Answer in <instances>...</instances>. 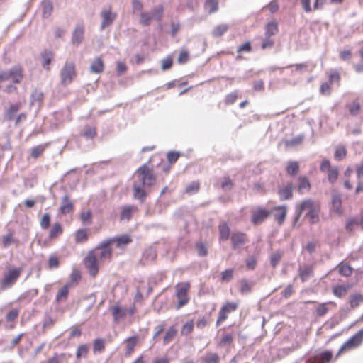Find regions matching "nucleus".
<instances>
[{"mask_svg":"<svg viewBox=\"0 0 363 363\" xmlns=\"http://www.w3.org/2000/svg\"><path fill=\"white\" fill-rule=\"evenodd\" d=\"M110 311L115 322L119 321L126 315V309L121 308L118 303L112 306L110 308Z\"/></svg>","mask_w":363,"mask_h":363,"instance_id":"b1692460","label":"nucleus"},{"mask_svg":"<svg viewBox=\"0 0 363 363\" xmlns=\"http://www.w3.org/2000/svg\"><path fill=\"white\" fill-rule=\"evenodd\" d=\"M48 146V143L41 144L37 146H35L30 150V156L34 159H37L40 157L43 152L45 150L47 147Z\"/></svg>","mask_w":363,"mask_h":363,"instance_id":"e433bc0d","label":"nucleus"},{"mask_svg":"<svg viewBox=\"0 0 363 363\" xmlns=\"http://www.w3.org/2000/svg\"><path fill=\"white\" fill-rule=\"evenodd\" d=\"M92 213L91 210L82 211L79 213V219L84 225H90L92 223Z\"/></svg>","mask_w":363,"mask_h":363,"instance_id":"a19ab883","label":"nucleus"},{"mask_svg":"<svg viewBox=\"0 0 363 363\" xmlns=\"http://www.w3.org/2000/svg\"><path fill=\"white\" fill-rule=\"evenodd\" d=\"M140 184L134 183L133 185V197L143 203L147 196L145 188L153 186L157 181V176L154 171L147 164L141 165L135 172Z\"/></svg>","mask_w":363,"mask_h":363,"instance_id":"f03ea898","label":"nucleus"},{"mask_svg":"<svg viewBox=\"0 0 363 363\" xmlns=\"http://www.w3.org/2000/svg\"><path fill=\"white\" fill-rule=\"evenodd\" d=\"M363 342V329L358 331L352 336L347 342H345L339 349L335 359L339 357L342 354L357 348Z\"/></svg>","mask_w":363,"mask_h":363,"instance_id":"423d86ee","label":"nucleus"},{"mask_svg":"<svg viewBox=\"0 0 363 363\" xmlns=\"http://www.w3.org/2000/svg\"><path fill=\"white\" fill-rule=\"evenodd\" d=\"M349 289V285L337 284L333 287L332 291L335 296L341 298L347 294Z\"/></svg>","mask_w":363,"mask_h":363,"instance_id":"473e14b6","label":"nucleus"},{"mask_svg":"<svg viewBox=\"0 0 363 363\" xmlns=\"http://www.w3.org/2000/svg\"><path fill=\"white\" fill-rule=\"evenodd\" d=\"M51 216L48 213H44L40 220V228L43 230H46L49 228L50 225Z\"/></svg>","mask_w":363,"mask_h":363,"instance_id":"3c124183","label":"nucleus"},{"mask_svg":"<svg viewBox=\"0 0 363 363\" xmlns=\"http://www.w3.org/2000/svg\"><path fill=\"white\" fill-rule=\"evenodd\" d=\"M204 363H219L220 357L216 353H208L203 358Z\"/></svg>","mask_w":363,"mask_h":363,"instance_id":"5fc2aeb1","label":"nucleus"},{"mask_svg":"<svg viewBox=\"0 0 363 363\" xmlns=\"http://www.w3.org/2000/svg\"><path fill=\"white\" fill-rule=\"evenodd\" d=\"M38 291H35L34 293H32L30 291H27L22 293L18 298V301H26L30 303L33 298L37 295Z\"/></svg>","mask_w":363,"mask_h":363,"instance_id":"09e8293b","label":"nucleus"},{"mask_svg":"<svg viewBox=\"0 0 363 363\" xmlns=\"http://www.w3.org/2000/svg\"><path fill=\"white\" fill-rule=\"evenodd\" d=\"M332 209L337 215L342 213V199L340 195H334L332 199Z\"/></svg>","mask_w":363,"mask_h":363,"instance_id":"f704fd0d","label":"nucleus"},{"mask_svg":"<svg viewBox=\"0 0 363 363\" xmlns=\"http://www.w3.org/2000/svg\"><path fill=\"white\" fill-rule=\"evenodd\" d=\"M74 241L77 244L86 242L89 239L88 230L86 228L78 229L74 235Z\"/></svg>","mask_w":363,"mask_h":363,"instance_id":"cd10ccee","label":"nucleus"},{"mask_svg":"<svg viewBox=\"0 0 363 363\" xmlns=\"http://www.w3.org/2000/svg\"><path fill=\"white\" fill-rule=\"evenodd\" d=\"M88 352H89L88 345H85V344L80 345L77 347V352H76V357L77 359H80L82 357L86 358Z\"/></svg>","mask_w":363,"mask_h":363,"instance_id":"de8ad7c7","label":"nucleus"},{"mask_svg":"<svg viewBox=\"0 0 363 363\" xmlns=\"http://www.w3.org/2000/svg\"><path fill=\"white\" fill-rule=\"evenodd\" d=\"M234 271L233 269H228L221 272V281L228 282L233 277Z\"/></svg>","mask_w":363,"mask_h":363,"instance_id":"6e6d98bb","label":"nucleus"},{"mask_svg":"<svg viewBox=\"0 0 363 363\" xmlns=\"http://www.w3.org/2000/svg\"><path fill=\"white\" fill-rule=\"evenodd\" d=\"M13 242H15V239L13 238V232H10L2 236V244L4 247H7Z\"/></svg>","mask_w":363,"mask_h":363,"instance_id":"603ef678","label":"nucleus"},{"mask_svg":"<svg viewBox=\"0 0 363 363\" xmlns=\"http://www.w3.org/2000/svg\"><path fill=\"white\" fill-rule=\"evenodd\" d=\"M346 107L349 111L350 115L352 116H357L362 112V106L359 99L352 101L351 103L347 104Z\"/></svg>","mask_w":363,"mask_h":363,"instance_id":"393cba45","label":"nucleus"},{"mask_svg":"<svg viewBox=\"0 0 363 363\" xmlns=\"http://www.w3.org/2000/svg\"><path fill=\"white\" fill-rule=\"evenodd\" d=\"M336 269L341 276L345 277H350L353 273L352 267L345 262H341L340 264H338L336 267Z\"/></svg>","mask_w":363,"mask_h":363,"instance_id":"c85d7f7f","label":"nucleus"},{"mask_svg":"<svg viewBox=\"0 0 363 363\" xmlns=\"http://www.w3.org/2000/svg\"><path fill=\"white\" fill-rule=\"evenodd\" d=\"M71 286H72L70 284H66L57 291L56 295L57 302H60L67 299Z\"/></svg>","mask_w":363,"mask_h":363,"instance_id":"c9c22d12","label":"nucleus"},{"mask_svg":"<svg viewBox=\"0 0 363 363\" xmlns=\"http://www.w3.org/2000/svg\"><path fill=\"white\" fill-rule=\"evenodd\" d=\"M363 303V294L355 293L350 296L349 303L352 308H356Z\"/></svg>","mask_w":363,"mask_h":363,"instance_id":"72a5a7b5","label":"nucleus"},{"mask_svg":"<svg viewBox=\"0 0 363 363\" xmlns=\"http://www.w3.org/2000/svg\"><path fill=\"white\" fill-rule=\"evenodd\" d=\"M304 212H306V217L311 223H315L319 220L320 205L318 202L311 199L303 200L300 203L299 210L294 219V223L298 220L301 215Z\"/></svg>","mask_w":363,"mask_h":363,"instance_id":"7ed1b4c3","label":"nucleus"},{"mask_svg":"<svg viewBox=\"0 0 363 363\" xmlns=\"http://www.w3.org/2000/svg\"><path fill=\"white\" fill-rule=\"evenodd\" d=\"M200 184L199 182H193L186 187V192L192 194L199 191Z\"/></svg>","mask_w":363,"mask_h":363,"instance_id":"13d9d810","label":"nucleus"},{"mask_svg":"<svg viewBox=\"0 0 363 363\" xmlns=\"http://www.w3.org/2000/svg\"><path fill=\"white\" fill-rule=\"evenodd\" d=\"M311 188V182L306 176H300L298 178L297 191L300 194L309 192Z\"/></svg>","mask_w":363,"mask_h":363,"instance_id":"412c9836","label":"nucleus"},{"mask_svg":"<svg viewBox=\"0 0 363 363\" xmlns=\"http://www.w3.org/2000/svg\"><path fill=\"white\" fill-rule=\"evenodd\" d=\"M240 293L242 294H249L252 291V284H250L247 279H242L240 281Z\"/></svg>","mask_w":363,"mask_h":363,"instance_id":"a18cd8bd","label":"nucleus"},{"mask_svg":"<svg viewBox=\"0 0 363 363\" xmlns=\"http://www.w3.org/2000/svg\"><path fill=\"white\" fill-rule=\"evenodd\" d=\"M272 212H274V217L275 220L277 222L279 225H283L285 221L286 213H287V208L286 206H277L272 208L270 210Z\"/></svg>","mask_w":363,"mask_h":363,"instance_id":"dca6fc26","label":"nucleus"},{"mask_svg":"<svg viewBox=\"0 0 363 363\" xmlns=\"http://www.w3.org/2000/svg\"><path fill=\"white\" fill-rule=\"evenodd\" d=\"M298 276L302 282L306 281L313 275V267L312 265H303L298 269Z\"/></svg>","mask_w":363,"mask_h":363,"instance_id":"4be33fe9","label":"nucleus"},{"mask_svg":"<svg viewBox=\"0 0 363 363\" xmlns=\"http://www.w3.org/2000/svg\"><path fill=\"white\" fill-rule=\"evenodd\" d=\"M23 267H10L4 274L3 279L1 280V289L4 290L12 287L18 281L23 272Z\"/></svg>","mask_w":363,"mask_h":363,"instance_id":"39448f33","label":"nucleus"},{"mask_svg":"<svg viewBox=\"0 0 363 363\" xmlns=\"http://www.w3.org/2000/svg\"><path fill=\"white\" fill-rule=\"evenodd\" d=\"M305 303H317V306L315 309V314L318 317L325 316L330 310V306L335 308L337 306L336 303L334 301H328L325 303H317L315 301H307Z\"/></svg>","mask_w":363,"mask_h":363,"instance_id":"9b49d317","label":"nucleus"},{"mask_svg":"<svg viewBox=\"0 0 363 363\" xmlns=\"http://www.w3.org/2000/svg\"><path fill=\"white\" fill-rule=\"evenodd\" d=\"M137 206L125 205L121 208L120 220L129 221L134 213L138 211Z\"/></svg>","mask_w":363,"mask_h":363,"instance_id":"a211bd4d","label":"nucleus"},{"mask_svg":"<svg viewBox=\"0 0 363 363\" xmlns=\"http://www.w3.org/2000/svg\"><path fill=\"white\" fill-rule=\"evenodd\" d=\"M77 72L74 62H66L60 72V84L62 86L71 84L77 77Z\"/></svg>","mask_w":363,"mask_h":363,"instance_id":"20e7f679","label":"nucleus"},{"mask_svg":"<svg viewBox=\"0 0 363 363\" xmlns=\"http://www.w3.org/2000/svg\"><path fill=\"white\" fill-rule=\"evenodd\" d=\"M164 12V9L162 6H160L155 9H154L151 13V16L153 19H156L157 21H160Z\"/></svg>","mask_w":363,"mask_h":363,"instance_id":"0e129e2a","label":"nucleus"},{"mask_svg":"<svg viewBox=\"0 0 363 363\" xmlns=\"http://www.w3.org/2000/svg\"><path fill=\"white\" fill-rule=\"evenodd\" d=\"M229 26L227 24H220L216 26L213 31L212 35L215 38L221 37L225 33L228 31Z\"/></svg>","mask_w":363,"mask_h":363,"instance_id":"58836bf2","label":"nucleus"},{"mask_svg":"<svg viewBox=\"0 0 363 363\" xmlns=\"http://www.w3.org/2000/svg\"><path fill=\"white\" fill-rule=\"evenodd\" d=\"M238 307V303L235 302H226L224 303L219 311L216 325H219L221 323L224 322L228 318V313L236 311Z\"/></svg>","mask_w":363,"mask_h":363,"instance_id":"9d476101","label":"nucleus"},{"mask_svg":"<svg viewBox=\"0 0 363 363\" xmlns=\"http://www.w3.org/2000/svg\"><path fill=\"white\" fill-rule=\"evenodd\" d=\"M139 341L138 335H133L127 337L124 340V344L125 346V356L130 357L135 352V347L137 346Z\"/></svg>","mask_w":363,"mask_h":363,"instance_id":"f3484780","label":"nucleus"},{"mask_svg":"<svg viewBox=\"0 0 363 363\" xmlns=\"http://www.w3.org/2000/svg\"><path fill=\"white\" fill-rule=\"evenodd\" d=\"M278 25L277 22H269L265 27V35L272 37L278 33Z\"/></svg>","mask_w":363,"mask_h":363,"instance_id":"ea45409f","label":"nucleus"},{"mask_svg":"<svg viewBox=\"0 0 363 363\" xmlns=\"http://www.w3.org/2000/svg\"><path fill=\"white\" fill-rule=\"evenodd\" d=\"M42 57V66L44 69L49 71L50 69V64L51 63V61L53 58V55L50 52H45L41 54Z\"/></svg>","mask_w":363,"mask_h":363,"instance_id":"4c0bfd02","label":"nucleus"},{"mask_svg":"<svg viewBox=\"0 0 363 363\" xmlns=\"http://www.w3.org/2000/svg\"><path fill=\"white\" fill-rule=\"evenodd\" d=\"M105 350V342L103 339H96L93 342L94 353H100Z\"/></svg>","mask_w":363,"mask_h":363,"instance_id":"c03bdc74","label":"nucleus"},{"mask_svg":"<svg viewBox=\"0 0 363 363\" xmlns=\"http://www.w3.org/2000/svg\"><path fill=\"white\" fill-rule=\"evenodd\" d=\"M153 19L151 14L149 13H141L140 18V22L143 26H149L150 23V21Z\"/></svg>","mask_w":363,"mask_h":363,"instance_id":"69168bd1","label":"nucleus"},{"mask_svg":"<svg viewBox=\"0 0 363 363\" xmlns=\"http://www.w3.org/2000/svg\"><path fill=\"white\" fill-rule=\"evenodd\" d=\"M84 29L82 25H77L73 32L72 41L74 45H78L83 40Z\"/></svg>","mask_w":363,"mask_h":363,"instance_id":"bb28decb","label":"nucleus"},{"mask_svg":"<svg viewBox=\"0 0 363 363\" xmlns=\"http://www.w3.org/2000/svg\"><path fill=\"white\" fill-rule=\"evenodd\" d=\"M130 235L123 234L117 237L105 240L100 242L94 249L89 250L84 259V265L89 275L95 278L99 272L100 264L104 261H111L113 255L111 244L115 242L118 248H124L131 243Z\"/></svg>","mask_w":363,"mask_h":363,"instance_id":"f257e3e1","label":"nucleus"},{"mask_svg":"<svg viewBox=\"0 0 363 363\" xmlns=\"http://www.w3.org/2000/svg\"><path fill=\"white\" fill-rule=\"evenodd\" d=\"M189 60V53L186 50H182L177 58V62L179 64H185Z\"/></svg>","mask_w":363,"mask_h":363,"instance_id":"e2e57ef3","label":"nucleus"},{"mask_svg":"<svg viewBox=\"0 0 363 363\" xmlns=\"http://www.w3.org/2000/svg\"><path fill=\"white\" fill-rule=\"evenodd\" d=\"M64 233L62 225L60 222L54 223L48 233V238L50 240H55L60 238Z\"/></svg>","mask_w":363,"mask_h":363,"instance_id":"aec40b11","label":"nucleus"},{"mask_svg":"<svg viewBox=\"0 0 363 363\" xmlns=\"http://www.w3.org/2000/svg\"><path fill=\"white\" fill-rule=\"evenodd\" d=\"M329 83L333 84L334 82L339 83L340 81V74L337 70H331L328 74Z\"/></svg>","mask_w":363,"mask_h":363,"instance_id":"680f3d73","label":"nucleus"},{"mask_svg":"<svg viewBox=\"0 0 363 363\" xmlns=\"http://www.w3.org/2000/svg\"><path fill=\"white\" fill-rule=\"evenodd\" d=\"M347 152L345 146L339 145L335 149L334 157L336 160L340 161L346 157Z\"/></svg>","mask_w":363,"mask_h":363,"instance_id":"37998d69","label":"nucleus"},{"mask_svg":"<svg viewBox=\"0 0 363 363\" xmlns=\"http://www.w3.org/2000/svg\"><path fill=\"white\" fill-rule=\"evenodd\" d=\"M359 225V222L355 218H350L347 220L345 228L347 231L352 232L354 230L357 226Z\"/></svg>","mask_w":363,"mask_h":363,"instance_id":"774afa93","label":"nucleus"},{"mask_svg":"<svg viewBox=\"0 0 363 363\" xmlns=\"http://www.w3.org/2000/svg\"><path fill=\"white\" fill-rule=\"evenodd\" d=\"M74 210V204L69 194L64 195L61 199V204L59 212L62 215L71 213Z\"/></svg>","mask_w":363,"mask_h":363,"instance_id":"f8f14e48","label":"nucleus"},{"mask_svg":"<svg viewBox=\"0 0 363 363\" xmlns=\"http://www.w3.org/2000/svg\"><path fill=\"white\" fill-rule=\"evenodd\" d=\"M272 213L270 210L259 206L252 211L251 222L254 225L262 224Z\"/></svg>","mask_w":363,"mask_h":363,"instance_id":"1a4fd4ad","label":"nucleus"},{"mask_svg":"<svg viewBox=\"0 0 363 363\" xmlns=\"http://www.w3.org/2000/svg\"><path fill=\"white\" fill-rule=\"evenodd\" d=\"M300 171V166L297 161H289L286 166V172L290 177L296 176Z\"/></svg>","mask_w":363,"mask_h":363,"instance_id":"2f4dec72","label":"nucleus"},{"mask_svg":"<svg viewBox=\"0 0 363 363\" xmlns=\"http://www.w3.org/2000/svg\"><path fill=\"white\" fill-rule=\"evenodd\" d=\"M177 330L176 328L172 327L165 333L164 337L163 342L164 345L171 342L174 337L177 335Z\"/></svg>","mask_w":363,"mask_h":363,"instance_id":"8fccbe9b","label":"nucleus"},{"mask_svg":"<svg viewBox=\"0 0 363 363\" xmlns=\"http://www.w3.org/2000/svg\"><path fill=\"white\" fill-rule=\"evenodd\" d=\"M313 358L315 363H329L333 358V353L331 351L325 350L314 356Z\"/></svg>","mask_w":363,"mask_h":363,"instance_id":"c756f323","label":"nucleus"},{"mask_svg":"<svg viewBox=\"0 0 363 363\" xmlns=\"http://www.w3.org/2000/svg\"><path fill=\"white\" fill-rule=\"evenodd\" d=\"M42 6H43V17L44 18L49 17L53 11L52 3L50 0H45L43 1Z\"/></svg>","mask_w":363,"mask_h":363,"instance_id":"79ce46f5","label":"nucleus"},{"mask_svg":"<svg viewBox=\"0 0 363 363\" xmlns=\"http://www.w3.org/2000/svg\"><path fill=\"white\" fill-rule=\"evenodd\" d=\"M22 104L21 102L11 104L9 106L8 108L6 109L4 113V117L6 120L11 121L14 118L15 115L16 113L20 110L21 108Z\"/></svg>","mask_w":363,"mask_h":363,"instance_id":"a878e982","label":"nucleus"},{"mask_svg":"<svg viewBox=\"0 0 363 363\" xmlns=\"http://www.w3.org/2000/svg\"><path fill=\"white\" fill-rule=\"evenodd\" d=\"M233 340V337L230 333H226L223 335L220 342H218V346L222 347L224 345H228L232 343Z\"/></svg>","mask_w":363,"mask_h":363,"instance_id":"bf43d9fd","label":"nucleus"},{"mask_svg":"<svg viewBox=\"0 0 363 363\" xmlns=\"http://www.w3.org/2000/svg\"><path fill=\"white\" fill-rule=\"evenodd\" d=\"M218 228L219 233L220 242H223L228 240L229 238H230V235H231L230 234V227L226 222L223 221L220 223L218 226Z\"/></svg>","mask_w":363,"mask_h":363,"instance_id":"5701e85b","label":"nucleus"},{"mask_svg":"<svg viewBox=\"0 0 363 363\" xmlns=\"http://www.w3.org/2000/svg\"><path fill=\"white\" fill-rule=\"evenodd\" d=\"M96 134L97 133H96V128L89 126L84 129L83 135L86 139H93L94 138H95L96 136Z\"/></svg>","mask_w":363,"mask_h":363,"instance_id":"4d7b16f0","label":"nucleus"},{"mask_svg":"<svg viewBox=\"0 0 363 363\" xmlns=\"http://www.w3.org/2000/svg\"><path fill=\"white\" fill-rule=\"evenodd\" d=\"M195 247L197 250L199 256L205 257L208 255V249L204 242H197Z\"/></svg>","mask_w":363,"mask_h":363,"instance_id":"864d4df0","label":"nucleus"},{"mask_svg":"<svg viewBox=\"0 0 363 363\" xmlns=\"http://www.w3.org/2000/svg\"><path fill=\"white\" fill-rule=\"evenodd\" d=\"M294 185L291 182H288L284 186L280 187L278 190V194L280 200L284 201L292 198Z\"/></svg>","mask_w":363,"mask_h":363,"instance_id":"6ab92c4d","label":"nucleus"},{"mask_svg":"<svg viewBox=\"0 0 363 363\" xmlns=\"http://www.w3.org/2000/svg\"><path fill=\"white\" fill-rule=\"evenodd\" d=\"M190 289V284L189 282H182L176 286V297L178 300L176 308L180 309L186 305L189 301L188 293Z\"/></svg>","mask_w":363,"mask_h":363,"instance_id":"0eeeda50","label":"nucleus"},{"mask_svg":"<svg viewBox=\"0 0 363 363\" xmlns=\"http://www.w3.org/2000/svg\"><path fill=\"white\" fill-rule=\"evenodd\" d=\"M101 29L111 26L116 18V13L113 12L111 9H104L101 13Z\"/></svg>","mask_w":363,"mask_h":363,"instance_id":"4468645a","label":"nucleus"},{"mask_svg":"<svg viewBox=\"0 0 363 363\" xmlns=\"http://www.w3.org/2000/svg\"><path fill=\"white\" fill-rule=\"evenodd\" d=\"M194 328V323L193 320H191L184 323L181 328L182 335H188L191 334Z\"/></svg>","mask_w":363,"mask_h":363,"instance_id":"49530a36","label":"nucleus"},{"mask_svg":"<svg viewBox=\"0 0 363 363\" xmlns=\"http://www.w3.org/2000/svg\"><path fill=\"white\" fill-rule=\"evenodd\" d=\"M320 170L322 172L328 173V179L330 183L334 184L337 180L339 176L338 168L337 167H332L328 159H323L322 160Z\"/></svg>","mask_w":363,"mask_h":363,"instance_id":"6e6552de","label":"nucleus"},{"mask_svg":"<svg viewBox=\"0 0 363 363\" xmlns=\"http://www.w3.org/2000/svg\"><path fill=\"white\" fill-rule=\"evenodd\" d=\"M104 69V64L101 57H96L90 65V70L93 73H101Z\"/></svg>","mask_w":363,"mask_h":363,"instance_id":"7c9ffc66","label":"nucleus"},{"mask_svg":"<svg viewBox=\"0 0 363 363\" xmlns=\"http://www.w3.org/2000/svg\"><path fill=\"white\" fill-rule=\"evenodd\" d=\"M238 96V91H233L227 94L225 97V104L226 105H230L235 102Z\"/></svg>","mask_w":363,"mask_h":363,"instance_id":"338daca9","label":"nucleus"},{"mask_svg":"<svg viewBox=\"0 0 363 363\" xmlns=\"http://www.w3.org/2000/svg\"><path fill=\"white\" fill-rule=\"evenodd\" d=\"M247 235L241 231H235L230 235V241L233 249H236L247 242Z\"/></svg>","mask_w":363,"mask_h":363,"instance_id":"ddd939ff","label":"nucleus"},{"mask_svg":"<svg viewBox=\"0 0 363 363\" xmlns=\"http://www.w3.org/2000/svg\"><path fill=\"white\" fill-rule=\"evenodd\" d=\"M206 6L208 9L210 13H215L218 9L217 0H206Z\"/></svg>","mask_w":363,"mask_h":363,"instance_id":"052dcab7","label":"nucleus"},{"mask_svg":"<svg viewBox=\"0 0 363 363\" xmlns=\"http://www.w3.org/2000/svg\"><path fill=\"white\" fill-rule=\"evenodd\" d=\"M9 79L15 84H20L23 78V68L20 65H15L7 70Z\"/></svg>","mask_w":363,"mask_h":363,"instance_id":"2eb2a0df","label":"nucleus"}]
</instances>
